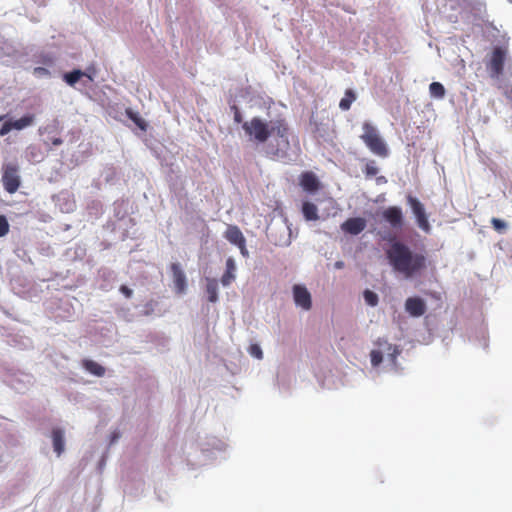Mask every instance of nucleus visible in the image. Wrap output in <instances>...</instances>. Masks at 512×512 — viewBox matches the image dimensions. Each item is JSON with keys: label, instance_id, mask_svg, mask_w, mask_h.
<instances>
[{"label": "nucleus", "instance_id": "obj_16", "mask_svg": "<svg viewBox=\"0 0 512 512\" xmlns=\"http://www.w3.org/2000/svg\"><path fill=\"white\" fill-rule=\"evenodd\" d=\"M302 213L307 221H316L319 219L317 206L309 201H305L302 204Z\"/></svg>", "mask_w": 512, "mask_h": 512}, {"label": "nucleus", "instance_id": "obj_26", "mask_svg": "<svg viewBox=\"0 0 512 512\" xmlns=\"http://www.w3.org/2000/svg\"><path fill=\"white\" fill-rule=\"evenodd\" d=\"M491 224L493 226V228L497 231V232H504L507 228V224L505 221L499 219V218H492L491 219Z\"/></svg>", "mask_w": 512, "mask_h": 512}, {"label": "nucleus", "instance_id": "obj_32", "mask_svg": "<svg viewBox=\"0 0 512 512\" xmlns=\"http://www.w3.org/2000/svg\"><path fill=\"white\" fill-rule=\"evenodd\" d=\"M120 292L126 297V298H131L132 297V294H133V291L127 287L126 285H122L120 286Z\"/></svg>", "mask_w": 512, "mask_h": 512}, {"label": "nucleus", "instance_id": "obj_36", "mask_svg": "<svg viewBox=\"0 0 512 512\" xmlns=\"http://www.w3.org/2000/svg\"><path fill=\"white\" fill-rule=\"evenodd\" d=\"M4 118H5V116H4V115H1V116H0V121H2Z\"/></svg>", "mask_w": 512, "mask_h": 512}, {"label": "nucleus", "instance_id": "obj_4", "mask_svg": "<svg viewBox=\"0 0 512 512\" xmlns=\"http://www.w3.org/2000/svg\"><path fill=\"white\" fill-rule=\"evenodd\" d=\"M376 344L380 347V349H374L370 353L371 364L373 367L379 366L383 361L384 353L387 354V357L391 361V363H395L397 356L400 351L397 346H394L388 343L386 340H378Z\"/></svg>", "mask_w": 512, "mask_h": 512}, {"label": "nucleus", "instance_id": "obj_35", "mask_svg": "<svg viewBox=\"0 0 512 512\" xmlns=\"http://www.w3.org/2000/svg\"><path fill=\"white\" fill-rule=\"evenodd\" d=\"M51 143L54 146H59L63 143V140L61 138L55 137L51 139Z\"/></svg>", "mask_w": 512, "mask_h": 512}, {"label": "nucleus", "instance_id": "obj_21", "mask_svg": "<svg viewBox=\"0 0 512 512\" xmlns=\"http://www.w3.org/2000/svg\"><path fill=\"white\" fill-rule=\"evenodd\" d=\"M356 97V93L352 89H347L344 97L339 102V108L343 111L349 110Z\"/></svg>", "mask_w": 512, "mask_h": 512}, {"label": "nucleus", "instance_id": "obj_22", "mask_svg": "<svg viewBox=\"0 0 512 512\" xmlns=\"http://www.w3.org/2000/svg\"><path fill=\"white\" fill-rule=\"evenodd\" d=\"M430 95L437 99H442L445 96L446 90L440 82H432L429 85Z\"/></svg>", "mask_w": 512, "mask_h": 512}, {"label": "nucleus", "instance_id": "obj_14", "mask_svg": "<svg viewBox=\"0 0 512 512\" xmlns=\"http://www.w3.org/2000/svg\"><path fill=\"white\" fill-rule=\"evenodd\" d=\"M225 238L234 245L241 244L245 242V237L238 226L229 225L227 230L225 231Z\"/></svg>", "mask_w": 512, "mask_h": 512}, {"label": "nucleus", "instance_id": "obj_18", "mask_svg": "<svg viewBox=\"0 0 512 512\" xmlns=\"http://www.w3.org/2000/svg\"><path fill=\"white\" fill-rule=\"evenodd\" d=\"M83 367L91 374L102 377L105 374V368L93 360H84Z\"/></svg>", "mask_w": 512, "mask_h": 512}, {"label": "nucleus", "instance_id": "obj_11", "mask_svg": "<svg viewBox=\"0 0 512 512\" xmlns=\"http://www.w3.org/2000/svg\"><path fill=\"white\" fill-rule=\"evenodd\" d=\"M426 309V303L420 297H409L405 301V310L412 317L424 315Z\"/></svg>", "mask_w": 512, "mask_h": 512}, {"label": "nucleus", "instance_id": "obj_12", "mask_svg": "<svg viewBox=\"0 0 512 512\" xmlns=\"http://www.w3.org/2000/svg\"><path fill=\"white\" fill-rule=\"evenodd\" d=\"M366 228V220L361 217L348 218L342 223L341 229L351 235H358Z\"/></svg>", "mask_w": 512, "mask_h": 512}, {"label": "nucleus", "instance_id": "obj_28", "mask_svg": "<svg viewBox=\"0 0 512 512\" xmlns=\"http://www.w3.org/2000/svg\"><path fill=\"white\" fill-rule=\"evenodd\" d=\"M249 353L251 356L257 358V359H262L263 358V352L260 348L259 345L257 344H252L250 347H249Z\"/></svg>", "mask_w": 512, "mask_h": 512}, {"label": "nucleus", "instance_id": "obj_30", "mask_svg": "<svg viewBox=\"0 0 512 512\" xmlns=\"http://www.w3.org/2000/svg\"><path fill=\"white\" fill-rule=\"evenodd\" d=\"M11 130H13V127L11 126V121H6L0 128V136H5Z\"/></svg>", "mask_w": 512, "mask_h": 512}, {"label": "nucleus", "instance_id": "obj_34", "mask_svg": "<svg viewBox=\"0 0 512 512\" xmlns=\"http://www.w3.org/2000/svg\"><path fill=\"white\" fill-rule=\"evenodd\" d=\"M234 108H235L234 121L236 123H241L242 122V116H241L239 110L237 109V107H234Z\"/></svg>", "mask_w": 512, "mask_h": 512}, {"label": "nucleus", "instance_id": "obj_17", "mask_svg": "<svg viewBox=\"0 0 512 512\" xmlns=\"http://www.w3.org/2000/svg\"><path fill=\"white\" fill-rule=\"evenodd\" d=\"M235 263L232 258H228L226 261V271L221 277V283L224 286H228L235 279L234 275Z\"/></svg>", "mask_w": 512, "mask_h": 512}, {"label": "nucleus", "instance_id": "obj_8", "mask_svg": "<svg viewBox=\"0 0 512 512\" xmlns=\"http://www.w3.org/2000/svg\"><path fill=\"white\" fill-rule=\"evenodd\" d=\"M383 219L394 229H401L404 225V215L399 206H389L382 212Z\"/></svg>", "mask_w": 512, "mask_h": 512}, {"label": "nucleus", "instance_id": "obj_9", "mask_svg": "<svg viewBox=\"0 0 512 512\" xmlns=\"http://www.w3.org/2000/svg\"><path fill=\"white\" fill-rule=\"evenodd\" d=\"M170 271L172 273L174 290L176 294H184L187 290V279L181 265L179 263H172L170 265Z\"/></svg>", "mask_w": 512, "mask_h": 512}, {"label": "nucleus", "instance_id": "obj_5", "mask_svg": "<svg viewBox=\"0 0 512 512\" xmlns=\"http://www.w3.org/2000/svg\"><path fill=\"white\" fill-rule=\"evenodd\" d=\"M507 59V48L497 46L493 49L490 60L487 63V69L491 78L498 79L503 74L504 65Z\"/></svg>", "mask_w": 512, "mask_h": 512}, {"label": "nucleus", "instance_id": "obj_25", "mask_svg": "<svg viewBox=\"0 0 512 512\" xmlns=\"http://www.w3.org/2000/svg\"><path fill=\"white\" fill-rule=\"evenodd\" d=\"M379 169L374 161H370L365 165L364 173L367 177L376 176Z\"/></svg>", "mask_w": 512, "mask_h": 512}, {"label": "nucleus", "instance_id": "obj_19", "mask_svg": "<svg viewBox=\"0 0 512 512\" xmlns=\"http://www.w3.org/2000/svg\"><path fill=\"white\" fill-rule=\"evenodd\" d=\"M34 119H35L34 115L27 114V115H24L23 117H21L20 119L11 121V126L15 130H22V129L32 125L34 123Z\"/></svg>", "mask_w": 512, "mask_h": 512}, {"label": "nucleus", "instance_id": "obj_2", "mask_svg": "<svg viewBox=\"0 0 512 512\" xmlns=\"http://www.w3.org/2000/svg\"><path fill=\"white\" fill-rule=\"evenodd\" d=\"M242 129L250 141L260 144L265 143L270 136L276 135L278 147L272 152L275 156L284 154L289 148V126L285 119H277L269 125L264 119L253 117L243 122Z\"/></svg>", "mask_w": 512, "mask_h": 512}, {"label": "nucleus", "instance_id": "obj_31", "mask_svg": "<svg viewBox=\"0 0 512 512\" xmlns=\"http://www.w3.org/2000/svg\"><path fill=\"white\" fill-rule=\"evenodd\" d=\"M129 117L130 119L133 120V122L138 126L140 127L141 129H145V122L143 119H141L140 117H138L137 115H132V114H129Z\"/></svg>", "mask_w": 512, "mask_h": 512}, {"label": "nucleus", "instance_id": "obj_7", "mask_svg": "<svg viewBox=\"0 0 512 512\" xmlns=\"http://www.w3.org/2000/svg\"><path fill=\"white\" fill-rule=\"evenodd\" d=\"M407 202L410 205L413 214L415 215L418 227L426 233L430 232L431 225L429 223L424 205L416 197L411 195L407 196Z\"/></svg>", "mask_w": 512, "mask_h": 512}, {"label": "nucleus", "instance_id": "obj_20", "mask_svg": "<svg viewBox=\"0 0 512 512\" xmlns=\"http://www.w3.org/2000/svg\"><path fill=\"white\" fill-rule=\"evenodd\" d=\"M206 293L210 302L215 303L218 300V282L216 279H207Z\"/></svg>", "mask_w": 512, "mask_h": 512}, {"label": "nucleus", "instance_id": "obj_23", "mask_svg": "<svg viewBox=\"0 0 512 512\" xmlns=\"http://www.w3.org/2000/svg\"><path fill=\"white\" fill-rule=\"evenodd\" d=\"M84 75L81 70H73L72 72L66 73L64 79L67 84L73 86Z\"/></svg>", "mask_w": 512, "mask_h": 512}, {"label": "nucleus", "instance_id": "obj_15", "mask_svg": "<svg viewBox=\"0 0 512 512\" xmlns=\"http://www.w3.org/2000/svg\"><path fill=\"white\" fill-rule=\"evenodd\" d=\"M52 441L54 451L60 456L64 451V432L60 428H55L52 431Z\"/></svg>", "mask_w": 512, "mask_h": 512}, {"label": "nucleus", "instance_id": "obj_27", "mask_svg": "<svg viewBox=\"0 0 512 512\" xmlns=\"http://www.w3.org/2000/svg\"><path fill=\"white\" fill-rule=\"evenodd\" d=\"M9 232V223L5 216L0 215V237H4Z\"/></svg>", "mask_w": 512, "mask_h": 512}, {"label": "nucleus", "instance_id": "obj_10", "mask_svg": "<svg viewBox=\"0 0 512 512\" xmlns=\"http://www.w3.org/2000/svg\"><path fill=\"white\" fill-rule=\"evenodd\" d=\"M293 298L295 304L304 310H310L312 307L311 294L305 286L294 285L293 286Z\"/></svg>", "mask_w": 512, "mask_h": 512}, {"label": "nucleus", "instance_id": "obj_6", "mask_svg": "<svg viewBox=\"0 0 512 512\" xmlns=\"http://www.w3.org/2000/svg\"><path fill=\"white\" fill-rule=\"evenodd\" d=\"M2 183L4 189L10 194L18 190L21 181L17 165L9 163L3 166Z\"/></svg>", "mask_w": 512, "mask_h": 512}, {"label": "nucleus", "instance_id": "obj_29", "mask_svg": "<svg viewBox=\"0 0 512 512\" xmlns=\"http://www.w3.org/2000/svg\"><path fill=\"white\" fill-rule=\"evenodd\" d=\"M33 74L36 76V77H45V76H48L50 75V72L48 69L44 68V67H35L33 69Z\"/></svg>", "mask_w": 512, "mask_h": 512}, {"label": "nucleus", "instance_id": "obj_1", "mask_svg": "<svg viewBox=\"0 0 512 512\" xmlns=\"http://www.w3.org/2000/svg\"><path fill=\"white\" fill-rule=\"evenodd\" d=\"M390 242L386 250V258L393 271L405 279L421 276L428 267V259L424 252L413 250L395 237L387 238Z\"/></svg>", "mask_w": 512, "mask_h": 512}, {"label": "nucleus", "instance_id": "obj_3", "mask_svg": "<svg viewBox=\"0 0 512 512\" xmlns=\"http://www.w3.org/2000/svg\"><path fill=\"white\" fill-rule=\"evenodd\" d=\"M363 134L360 136L361 140L366 144L372 153L380 157H386L388 155V149L380 137L377 129L370 124L365 122L362 126Z\"/></svg>", "mask_w": 512, "mask_h": 512}, {"label": "nucleus", "instance_id": "obj_24", "mask_svg": "<svg viewBox=\"0 0 512 512\" xmlns=\"http://www.w3.org/2000/svg\"><path fill=\"white\" fill-rule=\"evenodd\" d=\"M363 296H364L365 302L368 305L374 307L378 304L379 299H378V295L375 292L367 289L364 291Z\"/></svg>", "mask_w": 512, "mask_h": 512}, {"label": "nucleus", "instance_id": "obj_33", "mask_svg": "<svg viewBox=\"0 0 512 512\" xmlns=\"http://www.w3.org/2000/svg\"><path fill=\"white\" fill-rule=\"evenodd\" d=\"M236 246L240 249V252L243 256H248V251L246 249V241L243 242V245L237 244Z\"/></svg>", "mask_w": 512, "mask_h": 512}, {"label": "nucleus", "instance_id": "obj_13", "mask_svg": "<svg viewBox=\"0 0 512 512\" xmlns=\"http://www.w3.org/2000/svg\"><path fill=\"white\" fill-rule=\"evenodd\" d=\"M300 185L307 192H315L320 188V182L313 172H304L300 176Z\"/></svg>", "mask_w": 512, "mask_h": 512}]
</instances>
